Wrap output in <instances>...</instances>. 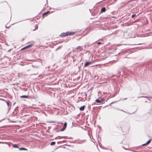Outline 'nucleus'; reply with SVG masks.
Listing matches in <instances>:
<instances>
[{
  "mask_svg": "<svg viewBox=\"0 0 152 152\" xmlns=\"http://www.w3.org/2000/svg\"><path fill=\"white\" fill-rule=\"evenodd\" d=\"M75 34L74 32H67L66 33H62L60 35V36L62 37L66 36L69 35H72Z\"/></svg>",
  "mask_w": 152,
  "mask_h": 152,
  "instance_id": "1",
  "label": "nucleus"
},
{
  "mask_svg": "<svg viewBox=\"0 0 152 152\" xmlns=\"http://www.w3.org/2000/svg\"><path fill=\"white\" fill-rule=\"evenodd\" d=\"M82 96H83V98L82 99V101H84L87 99V94L86 92H84Z\"/></svg>",
  "mask_w": 152,
  "mask_h": 152,
  "instance_id": "2",
  "label": "nucleus"
},
{
  "mask_svg": "<svg viewBox=\"0 0 152 152\" xmlns=\"http://www.w3.org/2000/svg\"><path fill=\"white\" fill-rule=\"evenodd\" d=\"M75 49L77 50V52L83 50V48L80 46H78L75 48Z\"/></svg>",
  "mask_w": 152,
  "mask_h": 152,
  "instance_id": "3",
  "label": "nucleus"
},
{
  "mask_svg": "<svg viewBox=\"0 0 152 152\" xmlns=\"http://www.w3.org/2000/svg\"><path fill=\"white\" fill-rule=\"evenodd\" d=\"M104 100L103 99L100 98L99 99H97L95 100L96 102L98 103H101L104 101Z\"/></svg>",
  "mask_w": 152,
  "mask_h": 152,
  "instance_id": "4",
  "label": "nucleus"
},
{
  "mask_svg": "<svg viewBox=\"0 0 152 152\" xmlns=\"http://www.w3.org/2000/svg\"><path fill=\"white\" fill-rule=\"evenodd\" d=\"M91 63V62H87L85 63L84 65V67H86L87 66L90 65Z\"/></svg>",
  "mask_w": 152,
  "mask_h": 152,
  "instance_id": "5",
  "label": "nucleus"
},
{
  "mask_svg": "<svg viewBox=\"0 0 152 152\" xmlns=\"http://www.w3.org/2000/svg\"><path fill=\"white\" fill-rule=\"evenodd\" d=\"M29 97V96L26 95H23L20 96V98H28Z\"/></svg>",
  "mask_w": 152,
  "mask_h": 152,
  "instance_id": "6",
  "label": "nucleus"
},
{
  "mask_svg": "<svg viewBox=\"0 0 152 152\" xmlns=\"http://www.w3.org/2000/svg\"><path fill=\"white\" fill-rule=\"evenodd\" d=\"M6 102L8 107H9L10 105L11 106V105L10 104V102L9 100H7L6 101Z\"/></svg>",
  "mask_w": 152,
  "mask_h": 152,
  "instance_id": "7",
  "label": "nucleus"
},
{
  "mask_svg": "<svg viewBox=\"0 0 152 152\" xmlns=\"http://www.w3.org/2000/svg\"><path fill=\"white\" fill-rule=\"evenodd\" d=\"M85 107V106H82L80 107V110H81V111L83 110L84 109Z\"/></svg>",
  "mask_w": 152,
  "mask_h": 152,
  "instance_id": "8",
  "label": "nucleus"
},
{
  "mask_svg": "<svg viewBox=\"0 0 152 152\" xmlns=\"http://www.w3.org/2000/svg\"><path fill=\"white\" fill-rule=\"evenodd\" d=\"M12 146H13V147L14 148H19L18 146L16 144H13L12 145Z\"/></svg>",
  "mask_w": 152,
  "mask_h": 152,
  "instance_id": "9",
  "label": "nucleus"
},
{
  "mask_svg": "<svg viewBox=\"0 0 152 152\" xmlns=\"http://www.w3.org/2000/svg\"><path fill=\"white\" fill-rule=\"evenodd\" d=\"M106 10V8L105 7L102 8L101 9V11L102 12H105Z\"/></svg>",
  "mask_w": 152,
  "mask_h": 152,
  "instance_id": "10",
  "label": "nucleus"
},
{
  "mask_svg": "<svg viewBox=\"0 0 152 152\" xmlns=\"http://www.w3.org/2000/svg\"><path fill=\"white\" fill-rule=\"evenodd\" d=\"M19 149L20 150H26L27 151V149L26 148H19Z\"/></svg>",
  "mask_w": 152,
  "mask_h": 152,
  "instance_id": "11",
  "label": "nucleus"
},
{
  "mask_svg": "<svg viewBox=\"0 0 152 152\" xmlns=\"http://www.w3.org/2000/svg\"><path fill=\"white\" fill-rule=\"evenodd\" d=\"M50 12L49 11H48L46 12H45L42 14V16H43L45 15H46L47 13H48V12Z\"/></svg>",
  "mask_w": 152,
  "mask_h": 152,
  "instance_id": "12",
  "label": "nucleus"
},
{
  "mask_svg": "<svg viewBox=\"0 0 152 152\" xmlns=\"http://www.w3.org/2000/svg\"><path fill=\"white\" fill-rule=\"evenodd\" d=\"M151 140H148L146 142V144H147V145H148V144H149L151 141Z\"/></svg>",
  "mask_w": 152,
  "mask_h": 152,
  "instance_id": "13",
  "label": "nucleus"
},
{
  "mask_svg": "<svg viewBox=\"0 0 152 152\" xmlns=\"http://www.w3.org/2000/svg\"><path fill=\"white\" fill-rule=\"evenodd\" d=\"M66 125H67V123L66 122H65L64 125L63 127H64L65 128H66Z\"/></svg>",
  "mask_w": 152,
  "mask_h": 152,
  "instance_id": "14",
  "label": "nucleus"
},
{
  "mask_svg": "<svg viewBox=\"0 0 152 152\" xmlns=\"http://www.w3.org/2000/svg\"><path fill=\"white\" fill-rule=\"evenodd\" d=\"M56 142H52L50 143V145H53L55 144Z\"/></svg>",
  "mask_w": 152,
  "mask_h": 152,
  "instance_id": "15",
  "label": "nucleus"
},
{
  "mask_svg": "<svg viewBox=\"0 0 152 152\" xmlns=\"http://www.w3.org/2000/svg\"><path fill=\"white\" fill-rule=\"evenodd\" d=\"M66 128L64 127H63L61 129V130L62 131H64Z\"/></svg>",
  "mask_w": 152,
  "mask_h": 152,
  "instance_id": "16",
  "label": "nucleus"
},
{
  "mask_svg": "<svg viewBox=\"0 0 152 152\" xmlns=\"http://www.w3.org/2000/svg\"><path fill=\"white\" fill-rule=\"evenodd\" d=\"M140 97H145V98H148V97L146 96H141Z\"/></svg>",
  "mask_w": 152,
  "mask_h": 152,
  "instance_id": "17",
  "label": "nucleus"
},
{
  "mask_svg": "<svg viewBox=\"0 0 152 152\" xmlns=\"http://www.w3.org/2000/svg\"><path fill=\"white\" fill-rule=\"evenodd\" d=\"M135 16H136V14H133L132 16V18H133Z\"/></svg>",
  "mask_w": 152,
  "mask_h": 152,
  "instance_id": "18",
  "label": "nucleus"
},
{
  "mask_svg": "<svg viewBox=\"0 0 152 152\" xmlns=\"http://www.w3.org/2000/svg\"><path fill=\"white\" fill-rule=\"evenodd\" d=\"M31 46H32V45H28V46H27L25 48H28V47H31Z\"/></svg>",
  "mask_w": 152,
  "mask_h": 152,
  "instance_id": "19",
  "label": "nucleus"
},
{
  "mask_svg": "<svg viewBox=\"0 0 152 152\" xmlns=\"http://www.w3.org/2000/svg\"><path fill=\"white\" fill-rule=\"evenodd\" d=\"M61 48L60 47H59L57 49H56V51H57L58 49L60 48Z\"/></svg>",
  "mask_w": 152,
  "mask_h": 152,
  "instance_id": "20",
  "label": "nucleus"
},
{
  "mask_svg": "<svg viewBox=\"0 0 152 152\" xmlns=\"http://www.w3.org/2000/svg\"><path fill=\"white\" fill-rule=\"evenodd\" d=\"M146 145H147V144H146V143L145 144H144L142 145V146H145Z\"/></svg>",
  "mask_w": 152,
  "mask_h": 152,
  "instance_id": "21",
  "label": "nucleus"
},
{
  "mask_svg": "<svg viewBox=\"0 0 152 152\" xmlns=\"http://www.w3.org/2000/svg\"><path fill=\"white\" fill-rule=\"evenodd\" d=\"M116 102V101H115V102H112L111 103V104H113V103H115Z\"/></svg>",
  "mask_w": 152,
  "mask_h": 152,
  "instance_id": "22",
  "label": "nucleus"
},
{
  "mask_svg": "<svg viewBox=\"0 0 152 152\" xmlns=\"http://www.w3.org/2000/svg\"><path fill=\"white\" fill-rule=\"evenodd\" d=\"M116 102V101H115V102H112L111 103V104H113V103H115Z\"/></svg>",
  "mask_w": 152,
  "mask_h": 152,
  "instance_id": "23",
  "label": "nucleus"
},
{
  "mask_svg": "<svg viewBox=\"0 0 152 152\" xmlns=\"http://www.w3.org/2000/svg\"><path fill=\"white\" fill-rule=\"evenodd\" d=\"M101 42H98L97 43V44H101Z\"/></svg>",
  "mask_w": 152,
  "mask_h": 152,
  "instance_id": "24",
  "label": "nucleus"
},
{
  "mask_svg": "<svg viewBox=\"0 0 152 152\" xmlns=\"http://www.w3.org/2000/svg\"><path fill=\"white\" fill-rule=\"evenodd\" d=\"M121 110L122 111H123L122 110Z\"/></svg>",
  "mask_w": 152,
  "mask_h": 152,
  "instance_id": "25",
  "label": "nucleus"
},
{
  "mask_svg": "<svg viewBox=\"0 0 152 152\" xmlns=\"http://www.w3.org/2000/svg\"><path fill=\"white\" fill-rule=\"evenodd\" d=\"M133 151L134 152H136V151Z\"/></svg>",
  "mask_w": 152,
  "mask_h": 152,
  "instance_id": "26",
  "label": "nucleus"
}]
</instances>
